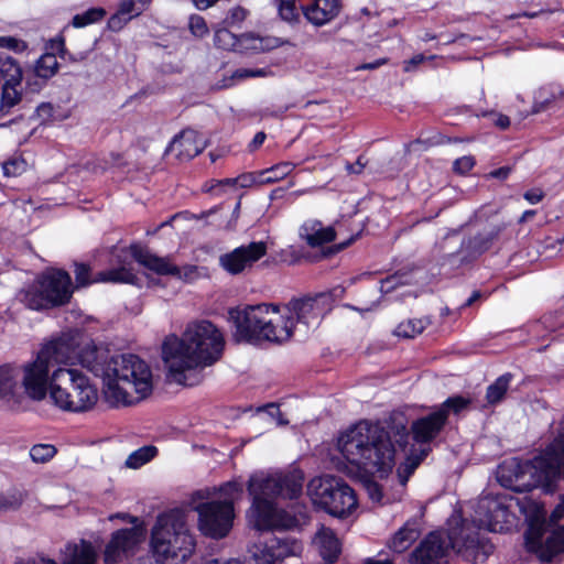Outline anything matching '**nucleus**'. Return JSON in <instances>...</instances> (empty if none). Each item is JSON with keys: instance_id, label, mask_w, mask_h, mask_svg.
<instances>
[{"instance_id": "obj_1", "label": "nucleus", "mask_w": 564, "mask_h": 564, "mask_svg": "<svg viewBox=\"0 0 564 564\" xmlns=\"http://www.w3.org/2000/svg\"><path fill=\"white\" fill-rule=\"evenodd\" d=\"M337 447L350 465L381 477L392 470L398 454L404 456L403 470L411 475L432 452L410 445L408 419L401 412L391 413L383 423L360 421L341 433Z\"/></svg>"}, {"instance_id": "obj_2", "label": "nucleus", "mask_w": 564, "mask_h": 564, "mask_svg": "<svg viewBox=\"0 0 564 564\" xmlns=\"http://www.w3.org/2000/svg\"><path fill=\"white\" fill-rule=\"evenodd\" d=\"M102 376L106 397L112 404L131 405L149 397L153 390L150 366L133 354L111 356L89 340L77 348L76 364Z\"/></svg>"}, {"instance_id": "obj_3", "label": "nucleus", "mask_w": 564, "mask_h": 564, "mask_svg": "<svg viewBox=\"0 0 564 564\" xmlns=\"http://www.w3.org/2000/svg\"><path fill=\"white\" fill-rule=\"evenodd\" d=\"M225 338L210 321L189 323L181 337L169 335L162 344V359L170 376L180 384L187 383L186 371L204 369L221 359Z\"/></svg>"}, {"instance_id": "obj_4", "label": "nucleus", "mask_w": 564, "mask_h": 564, "mask_svg": "<svg viewBox=\"0 0 564 564\" xmlns=\"http://www.w3.org/2000/svg\"><path fill=\"white\" fill-rule=\"evenodd\" d=\"M560 479L564 480V434L531 459H516L499 477L501 485L514 492H529L538 487L552 490Z\"/></svg>"}, {"instance_id": "obj_5", "label": "nucleus", "mask_w": 564, "mask_h": 564, "mask_svg": "<svg viewBox=\"0 0 564 564\" xmlns=\"http://www.w3.org/2000/svg\"><path fill=\"white\" fill-rule=\"evenodd\" d=\"M270 312L279 313V306L262 303L229 308L228 321L232 325V340L253 346L265 341L283 344L290 340L294 334L293 318L279 316L275 321H267L264 315Z\"/></svg>"}, {"instance_id": "obj_6", "label": "nucleus", "mask_w": 564, "mask_h": 564, "mask_svg": "<svg viewBox=\"0 0 564 564\" xmlns=\"http://www.w3.org/2000/svg\"><path fill=\"white\" fill-rule=\"evenodd\" d=\"M150 545L156 560L164 564H184L192 556L196 540L181 509H171L158 516Z\"/></svg>"}, {"instance_id": "obj_7", "label": "nucleus", "mask_w": 564, "mask_h": 564, "mask_svg": "<svg viewBox=\"0 0 564 564\" xmlns=\"http://www.w3.org/2000/svg\"><path fill=\"white\" fill-rule=\"evenodd\" d=\"M50 397L63 411L85 413L95 408L99 394L90 378L77 369L58 367L50 381Z\"/></svg>"}, {"instance_id": "obj_8", "label": "nucleus", "mask_w": 564, "mask_h": 564, "mask_svg": "<svg viewBox=\"0 0 564 564\" xmlns=\"http://www.w3.org/2000/svg\"><path fill=\"white\" fill-rule=\"evenodd\" d=\"M307 492L317 510L335 518L344 519L358 507L355 490L339 476L323 475L312 478Z\"/></svg>"}, {"instance_id": "obj_9", "label": "nucleus", "mask_w": 564, "mask_h": 564, "mask_svg": "<svg viewBox=\"0 0 564 564\" xmlns=\"http://www.w3.org/2000/svg\"><path fill=\"white\" fill-rule=\"evenodd\" d=\"M73 283L69 273L63 269H52L40 274L30 286L24 301L34 311L48 310L69 303Z\"/></svg>"}, {"instance_id": "obj_10", "label": "nucleus", "mask_w": 564, "mask_h": 564, "mask_svg": "<svg viewBox=\"0 0 564 564\" xmlns=\"http://www.w3.org/2000/svg\"><path fill=\"white\" fill-rule=\"evenodd\" d=\"M198 514V530L214 540L226 538L232 529L235 506L232 500H210L195 508Z\"/></svg>"}, {"instance_id": "obj_11", "label": "nucleus", "mask_w": 564, "mask_h": 564, "mask_svg": "<svg viewBox=\"0 0 564 564\" xmlns=\"http://www.w3.org/2000/svg\"><path fill=\"white\" fill-rule=\"evenodd\" d=\"M304 473L296 468L278 471L262 478L251 477L248 492L264 494L270 498L297 499L303 490Z\"/></svg>"}, {"instance_id": "obj_12", "label": "nucleus", "mask_w": 564, "mask_h": 564, "mask_svg": "<svg viewBox=\"0 0 564 564\" xmlns=\"http://www.w3.org/2000/svg\"><path fill=\"white\" fill-rule=\"evenodd\" d=\"M145 535L147 530L143 523L115 530L102 551V562L105 564L129 562L139 552Z\"/></svg>"}, {"instance_id": "obj_13", "label": "nucleus", "mask_w": 564, "mask_h": 564, "mask_svg": "<svg viewBox=\"0 0 564 564\" xmlns=\"http://www.w3.org/2000/svg\"><path fill=\"white\" fill-rule=\"evenodd\" d=\"M501 230L500 226H492L478 231L474 236L465 237L456 252L443 257L442 264H448L452 268H460L475 262L495 246L500 237Z\"/></svg>"}, {"instance_id": "obj_14", "label": "nucleus", "mask_w": 564, "mask_h": 564, "mask_svg": "<svg viewBox=\"0 0 564 564\" xmlns=\"http://www.w3.org/2000/svg\"><path fill=\"white\" fill-rule=\"evenodd\" d=\"M131 257L145 269L154 272L158 275H171L184 281L189 280L197 271L196 265H186L182 270L176 264L172 263L169 258L159 257L152 253L147 247L138 242H132L129 246Z\"/></svg>"}, {"instance_id": "obj_15", "label": "nucleus", "mask_w": 564, "mask_h": 564, "mask_svg": "<svg viewBox=\"0 0 564 564\" xmlns=\"http://www.w3.org/2000/svg\"><path fill=\"white\" fill-rule=\"evenodd\" d=\"M82 345L83 332L76 328L68 329L45 344L39 354L41 358H44L51 366L54 364L75 365L77 348Z\"/></svg>"}, {"instance_id": "obj_16", "label": "nucleus", "mask_w": 564, "mask_h": 564, "mask_svg": "<svg viewBox=\"0 0 564 564\" xmlns=\"http://www.w3.org/2000/svg\"><path fill=\"white\" fill-rule=\"evenodd\" d=\"M285 307L288 315L284 317L291 316L294 326L296 324H303L308 327L313 321H318L324 317L328 311V297L319 293L315 296L292 299Z\"/></svg>"}, {"instance_id": "obj_17", "label": "nucleus", "mask_w": 564, "mask_h": 564, "mask_svg": "<svg viewBox=\"0 0 564 564\" xmlns=\"http://www.w3.org/2000/svg\"><path fill=\"white\" fill-rule=\"evenodd\" d=\"M268 246L264 241H252L242 245L232 251L220 256L221 267L230 274H239L267 254Z\"/></svg>"}, {"instance_id": "obj_18", "label": "nucleus", "mask_w": 564, "mask_h": 564, "mask_svg": "<svg viewBox=\"0 0 564 564\" xmlns=\"http://www.w3.org/2000/svg\"><path fill=\"white\" fill-rule=\"evenodd\" d=\"M442 417L443 415L437 414L434 410L412 421L411 425H408L409 438L412 437L414 442L411 445H415L416 448H431V443L440 436L446 426Z\"/></svg>"}, {"instance_id": "obj_19", "label": "nucleus", "mask_w": 564, "mask_h": 564, "mask_svg": "<svg viewBox=\"0 0 564 564\" xmlns=\"http://www.w3.org/2000/svg\"><path fill=\"white\" fill-rule=\"evenodd\" d=\"M50 368L51 365L41 358L37 352L36 359L24 366L23 387L25 393L33 400H43L50 391Z\"/></svg>"}, {"instance_id": "obj_20", "label": "nucleus", "mask_w": 564, "mask_h": 564, "mask_svg": "<svg viewBox=\"0 0 564 564\" xmlns=\"http://www.w3.org/2000/svg\"><path fill=\"white\" fill-rule=\"evenodd\" d=\"M24 395L19 386L18 372L9 364L0 366V404L7 410L18 412L22 409Z\"/></svg>"}, {"instance_id": "obj_21", "label": "nucleus", "mask_w": 564, "mask_h": 564, "mask_svg": "<svg viewBox=\"0 0 564 564\" xmlns=\"http://www.w3.org/2000/svg\"><path fill=\"white\" fill-rule=\"evenodd\" d=\"M204 148L199 133L186 128L173 137L164 153H175L180 161H189L200 154Z\"/></svg>"}, {"instance_id": "obj_22", "label": "nucleus", "mask_w": 564, "mask_h": 564, "mask_svg": "<svg viewBox=\"0 0 564 564\" xmlns=\"http://www.w3.org/2000/svg\"><path fill=\"white\" fill-rule=\"evenodd\" d=\"M457 553L468 562L477 563L487 560L492 554L495 546L488 540L481 539L477 532L473 534H460L453 542Z\"/></svg>"}, {"instance_id": "obj_23", "label": "nucleus", "mask_w": 564, "mask_h": 564, "mask_svg": "<svg viewBox=\"0 0 564 564\" xmlns=\"http://www.w3.org/2000/svg\"><path fill=\"white\" fill-rule=\"evenodd\" d=\"M446 554L444 540L437 532L429 533L412 553L415 564H434Z\"/></svg>"}, {"instance_id": "obj_24", "label": "nucleus", "mask_w": 564, "mask_h": 564, "mask_svg": "<svg viewBox=\"0 0 564 564\" xmlns=\"http://www.w3.org/2000/svg\"><path fill=\"white\" fill-rule=\"evenodd\" d=\"M252 496V509L254 528L258 531H271L276 517V505L268 499V496L260 492L249 494Z\"/></svg>"}, {"instance_id": "obj_25", "label": "nucleus", "mask_w": 564, "mask_h": 564, "mask_svg": "<svg viewBox=\"0 0 564 564\" xmlns=\"http://www.w3.org/2000/svg\"><path fill=\"white\" fill-rule=\"evenodd\" d=\"M301 237L311 248H318L336 239L337 232L333 226L324 227L321 220L305 221L300 229Z\"/></svg>"}, {"instance_id": "obj_26", "label": "nucleus", "mask_w": 564, "mask_h": 564, "mask_svg": "<svg viewBox=\"0 0 564 564\" xmlns=\"http://www.w3.org/2000/svg\"><path fill=\"white\" fill-rule=\"evenodd\" d=\"M339 0H315L314 3L304 11L305 17L315 25H323L334 18L340 11Z\"/></svg>"}, {"instance_id": "obj_27", "label": "nucleus", "mask_w": 564, "mask_h": 564, "mask_svg": "<svg viewBox=\"0 0 564 564\" xmlns=\"http://www.w3.org/2000/svg\"><path fill=\"white\" fill-rule=\"evenodd\" d=\"M24 73H15L10 79H7L2 85L0 98V118L7 116L11 108L18 105L22 99V90L18 87L21 86Z\"/></svg>"}, {"instance_id": "obj_28", "label": "nucleus", "mask_w": 564, "mask_h": 564, "mask_svg": "<svg viewBox=\"0 0 564 564\" xmlns=\"http://www.w3.org/2000/svg\"><path fill=\"white\" fill-rule=\"evenodd\" d=\"M564 552V538L558 528L543 540L541 547L536 549L534 554L542 563H551L558 554Z\"/></svg>"}, {"instance_id": "obj_29", "label": "nucleus", "mask_w": 564, "mask_h": 564, "mask_svg": "<svg viewBox=\"0 0 564 564\" xmlns=\"http://www.w3.org/2000/svg\"><path fill=\"white\" fill-rule=\"evenodd\" d=\"M319 555L326 564L337 562L341 553V544L336 534L327 529L318 534Z\"/></svg>"}, {"instance_id": "obj_30", "label": "nucleus", "mask_w": 564, "mask_h": 564, "mask_svg": "<svg viewBox=\"0 0 564 564\" xmlns=\"http://www.w3.org/2000/svg\"><path fill=\"white\" fill-rule=\"evenodd\" d=\"M471 404V399L464 397L462 394H454L448 397L445 401H443L440 406L435 409L437 414L443 415V421L447 425L448 417L451 414L455 416H459L463 412L469 409Z\"/></svg>"}, {"instance_id": "obj_31", "label": "nucleus", "mask_w": 564, "mask_h": 564, "mask_svg": "<svg viewBox=\"0 0 564 564\" xmlns=\"http://www.w3.org/2000/svg\"><path fill=\"white\" fill-rule=\"evenodd\" d=\"M95 281L98 283H124L134 285L137 284L138 276L131 269L119 267L98 272L95 275Z\"/></svg>"}, {"instance_id": "obj_32", "label": "nucleus", "mask_w": 564, "mask_h": 564, "mask_svg": "<svg viewBox=\"0 0 564 564\" xmlns=\"http://www.w3.org/2000/svg\"><path fill=\"white\" fill-rule=\"evenodd\" d=\"M512 378V373L506 372L487 387L486 401L489 405H496L505 399Z\"/></svg>"}, {"instance_id": "obj_33", "label": "nucleus", "mask_w": 564, "mask_h": 564, "mask_svg": "<svg viewBox=\"0 0 564 564\" xmlns=\"http://www.w3.org/2000/svg\"><path fill=\"white\" fill-rule=\"evenodd\" d=\"M306 521V516L304 513L293 514L284 509H278L276 517L273 522V528L271 531H286L294 530L302 527Z\"/></svg>"}, {"instance_id": "obj_34", "label": "nucleus", "mask_w": 564, "mask_h": 564, "mask_svg": "<svg viewBox=\"0 0 564 564\" xmlns=\"http://www.w3.org/2000/svg\"><path fill=\"white\" fill-rule=\"evenodd\" d=\"M64 46V41H53L51 43L52 51L62 52ZM59 67L57 56L55 52H46L44 53L36 63L34 70H57Z\"/></svg>"}, {"instance_id": "obj_35", "label": "nucleus", "mask_w": 564, "mask_h": 564, "mask_svg": "<svg viewBox=\"0 0 564 564\" xmlns=\"http://www.w3.org/2000/svg\"><path fill=\"white\" fill-rule=\"evenodd\" d=\"M158 452L154 445L142 446L129 455L126 464L130 468H139L153 459Z\"/></svg>"}, {"instance_id": "obj_36", "label": "nucleus", "mask_w": 564, "mask_h": 564, "mask_svg": "<svg viewBox=\"0 0 564 564\" xmlns=\"http://www.w3.org/2000/svg\"><path fill=\"white\" fill-rule=\"evenodd\" d=\"M416 539V532L413 529L401 528L392 538L390 547L398 553L408 550Z\"/></svg>"}, {"instance_id": "obj_37", "label": "nucleus", "mask_w": 564, "mask_h": 564, "mask_svg": "<svg viewBox=\"0 0 564 564\" xmlns=\"http://www.w3.org/2000/svg\"><path fill=\"white\" fill-rule=\"evenodd\" d=\"M426 327V323L420 318L401 322L395 328V335L403 338H414Z\"/></svg>"}, {"instance_id": "obj_38", "label": "nucleus", "mask_w": 564, "mask_h": 564, "mask_svg": "<svg viewBox=\"0 0 564 564\" xmlns=\"http://www.w3.org/2000/svg\"><path fill=\"white\" fill-rule=\"evenodd\" d=\"M214 44L221 50L237 52L239 41L238 36H236L227 28H223L216 30L214 34Z\"/></svg>"}, {"instance_id": "obj_39", "label": "nucleus", "mask_w": 564, "mask_h": 564, "mask_svg": "<svg viewBox=\"0 0 564 564\" xmlns=\"http://www.w3.org/2000/svg\"><path fill=\"white\" fill-rule=\"evenodd\" d=\"M105 15L106 11L102 8H91L80 14H76L72 20V24L75 28H84L102 20Z\"/></svg>"}, {"instance_id": "obj_40", "label": "nucleus", "mask_w": 564, "mask_h": 564, "mask_svg": "<svg viewBox=\"0 0 564 564\" xmlns=\"http://www.w3.org/2000/svg\"><path fill=\"white\" fill-rule=\"evenodd\" d=\"M74 268L76 288H86L98 283L95 281V275L93 276L91 268L88 263L74 262Z\"/></svg>"}, {"instance_id": "obj_41", "label": "nucleus", "mask_w": 564, "mask_h": 564, "mask_svg": "<svg viewBox=\"0 0 564 564\" xmlns=\"http://www.w3.org/2000/svg\"><path fill=\"white\" fill-rule=\"evenodd\" d=\"M543 542V529L531 524L524 533V544L529 553H533L536 549L541 547Z\"/></svg>"}, {"instance_id": "obj_42", "label": "nucleus", "mask_w": 564, "mask_h": 564, "mask_svg": "<svg viewBox=\"0 0 564 564\" xmlns=\"http://www.w3.org/2000/svg\"><path fill=\"white\" fill-rule=\"evenodd\" d=\"M292 170V164L289 162L282 163L280 165H275L269 170H265L261 173L260 183H273L280 178L286 176Z\"/></svg>"}, {"instance_id": "obj_43", "label": "nucleus", "mask_w": 564, "mask_h": 564, "mask_svg": "<svg viewBox=\"0 0 564 564\" xmlns=\"http://www.w3.org/2000/svg\"><path fill=\"white\" fill-rule=\"evenodd\" d=\"M56 73H28L25 77L26 90L30 93H39Z\"/></svg>"}, {"instance_id": "obj_44", "label": "nucleus", "mask_w": 564, "mask_h": 564, "mask_svg": "<svg viewBox=\"0 0 564 564\" xmlns=\"http://www.w3.org/2000/svg\"><path fill=\"white\" fill-rule=\"evenodd\" d=\"M56 448L51 444H36L30 449V456L35 463H45L54 457Z\"/></svg>"}, {"instance_id": "obj_45", "label": "nucleus", "mask_w": 564, "mask_h": 564, "mask_svg": "<svg viewBox=\"0 0 564 564\" xmlns=\"http://www.w3.org/2000/svg\"><path fill=\"white\" fill-rule=\"evenodd\" d=\"M24 497L21 491L8 495L0 494V511L17 510L23 503Z\"/></svg>"}, {"instance_id": "obj_46", "label": "nucleus", "mask_w": 564, "mask_h": 564, "mask_svg": "<svg viewBox=\"0 0 564 564\" xmlns=\"http://www.w3.org/2000/svg\"><path fill=\"white\" fill-rule=\"evenodd\" d=\"M238 47L237 52L243 53L248 51L252 52H259V48H261V39L259 35L254 34H242L241 36H238Z\"/></svg>"}, {"instance_id": "obj_47", "label": "nucleus", "mask_w": 564, "mask_h": 564, "mask_svg": "<svg viewBox=\"0 0 564 564\" xmlns=\"http://www.w3.org/2000/svg\"><path fill=\"white\" fill-rule=\"evenodd\" d=\"M269 73H230V76H225L219 84H217V87L219 89L230 88L235 86L238 82L251 78V77H264Z\"/></svg>"}, {"instance_id": "obj_48", "label": "nucleus", "mask_w": 564, "mask_h": 564, "mask_svg": "<svg viewBox=\"0 0 564 564\" xmlns=\"http://www.w3.org/2000/svg\"><path fill=\"white\" fill-rule=\"evenodd\" d=\"M280 17L288 22L297 19L295 0H275Z\"/></svg>"}, {"instance_id": "obj_49", "label": "nucleus", "mask_w": 564, "mask_h": 564, "mask_svg": "<svg viewBox=\"0 0 564 564\" xmlns=\"http://www.w3.org/2000/svg\"><path fill=\"white\" fill-rule=\"evenodd\" d=\"M191 33L196 37H203L208 34V26L206 20L198 14H192L188 21Z\"/></svg>"}, {"instance_id": "obj_50", "label": "nucleus", "mask_w": 564, "mask_h": 564, "mask_svg": "<svg viewBox=\"0 0 564 564\" xmlns=\"http://www.w3.org/2000/svg\"><path fill=\"white\" fill-rule=\"evenodd\" d=\"M364 487L371 501L381 503L383 499V488L378 481L371 478H366L364 480Z\"/></svg>"}, {"instance_id": "obj_51", "label": "nucleus", "mask_w": 564, "mask_h": 564, "mask_svg": "<svg viewBox=\"0 0 564 564\" xmlns=\"http://www.w3.org/2000/svg\"><path fill=\"white\" fill-rule=\"evenodd\" d=\"M25 167L24 160L10 159L2 164L3 175L11 177L20 175Z\"/></svg>"}, {"instance_id": "obj_52", "label": "nucleus", "mask_w": 564, "mask_h": 564, "mask_svg": "<svg viewBox=\"0 0 564 564\" xmlns=\"http://www.w3.org/2000/svg\"><path fill=\"white\" fill-rule=\"evenodd\" d=\"M475 164L476 161L471 155H465L454 161L453 171L457 174L465 175L474 169Z\"/></svg>"}, {"instance_id": "obj_53", "label": "nucleus", "mask_w": 564, "mask_h": 564, "mask_svg": "<svg viewBox=\"0 0 564 564\" xmlns=\"http://www.w3.org/2000/svg\"><path fill=\"white\" fill-rule=\"evenodd\" d=\"M248 15V11L242 7H235L229 10L224 23L228 26H234L241 23Z\"/></svg>"}, {"instance_id": "obj_54", "label": "nucleus", "mask_w": 564, "mask_h": 564, "mask_svg": "<svg viewBox=\"0 0 564 564\" xmlns=\"http://www.w3.org/2000/svg\"><path fill=\"white\" fill-rule=\"evenodd\" d=\"M55 109L51 102H42L36 107L35 113L41 123H48L54 120Z\"/></svg>"}, {"instance_id": "obj_55", "label": "nucleus", "mask_w": 564, "mask_h": 564, "mask_svg": "<svg viewBox=\"0 0 564 564\" xmlns=\"http://www.w3.org/2000/svg\"><path fill=\"white\" fill-rule=\"evenodd\" d=\"M0 47L8 48L13 52H23L26 50V44L13 36H0Z\"/></svg>"}, {"instance_id": "obj_56", "label": "nucleus", "mask_w": 564, "mask_h": 564, "mask_svg": "<svg viewBox=\"0 0 564 564\" xmlns=\"http://www.w3.org/2000/svg\"><path fill=\"white\" fill-rule=\"evenodd\" d=\"M368 161L366 160L365 155L361 154L358 156L355 163L346 162L345 170L348 174H356L359 175L364 172Z\"/></svg>"}, {"instance_id": "obj_57", "label": "nucleus", "mask_w": 564, "mask_h": 564, "mask_svg": "<svg viewBox=\"0 0 564 564\" xmlns=\"http://www.w3.org/2000/svg\"><path fill=\"white\" fill-rule=\"evenodd\" d=\"M219 492L224 496L232 497L242 492V486L237 481H227L219 487Z\"/></svg>"}, {"instance_id": "obj_58", "label": "nucleus", "mask_w": 564, "mask_h": 564, "mask_svg": "<svg viewBox=\"0 0 564 564\" xmlns=\"http://www.w3.org/2000/svg\"><path fill=\"white\" fill-rule=\"evenodd\" d=\"M21 70L18 62L7 53H0V70Z\"/></svg>"}, {"instance_id": "obj_59", "label": "nucleus", "mask_w": 564, "mask_h": 564, "mask_svg": "<svg viewBox=\"0 0 564 564\" xmlns=\"http://www.w3.org/2000/svg\"><path fill=\"white\" fill-rule=\"evenodd\" d=\"M238 184V180L236 178H224V180H212V185L206 187V192L218 194L217 188L224 186H234Z\"/></svg>"}, {"instance_id": "obj_60", "label": "nucleus", "mask_w": 564, "mask_h": 564, "mask_svg": "<svg viewBox=\"0 0 564 564\" xmlns=\"http://www.w3.org/2000/svg\"><path fill=\"white\" fill-rule=\"evenodd\" d=\"M523 197L530 204H538L544 198V193L541 188H531L524 192Z\"/></svg>"}, {"instance_id": "obj_61", "label": "nucleus", "mask_w": 564, "mask_h": 564, "mask_svg": "<svg viewBox=\"0 0 564 564\" xmlns=\"http://www.w3.org/2000/svg\"><path fill=\"white\" fill-rule=\"evenodd\" d=\"M119 13L138 15L140 14V9H135V0H122L120 3Z\"/></svg>"}, {"instance_id": "obj_62", "label": "nucleus", "mask_w": 564, "mask_h": 564, "mask_svg": "<svg viewBox=\"0 0 564 564\" xmlns=\"http://www.w3.org/2000/svg\"><path fill=\"white\" fill-rule=\"evenodd\" d=\"M261 39V48H259V52L269 51L272 48H275L282 44L281 40L278 37H271V36H260Z\"/></svg>"}, {"instance_id": "obj_63", "label": "nucleus", "mask_w": 564, "mask_h": 564, "mask_svg": "<svg viewBox=\"0 0 564 564\" xmlns=\"http://www.w3.org/2000/svg\"><path fill=\"white\" fill-rule=\"evenodd\" d=\"M267 134L263 131H259L254 134L253 139L248 144L250 152L257 151L265 141Z\"/></svg>"}, {"instance_id": "obj_64", "label": "nucleus", "mask_w": 564, "mask_h": 564, "mask_svg": "<svg viewBox=\"0 0 564 564\" xmlns=\"http://www.w3.org/2000/svg\"><path fill=\"white\" fill-rule=\"evenodd\" d=\"M387 64V58H377L369 63L356 66L355 70H371Z\"/></svg>"}]
</instances>
